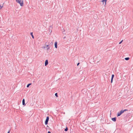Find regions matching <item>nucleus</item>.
<instances>
[{
	"label": "nucleus",
	"instance_id": "nucleus-1",
	"mask_svg": "<svg viewBox=\"0 0 133 133\" xmlns=\"http://www.w3.org/2000/svg\"><path fill=\"white\" fill-rule=\"evenodd\" d=\"M16 2L20 4V5L22 6L23 5V0H16Z\"/></svg>",
	"mask_w": 133,
	"mask_h": 133
},
{
	"label": "nucleus",
	"instance_id": "nucleus-2",
	"mask_svg": "<svg viewBox=\"0 0 133 133\" xmlns=\"http://www.w3.org/2000/svg\"><path fill=\"white\" fill-rule=\"evenodd\" d=\"M46 42L45 43V46L44 47V48H46L47 50H48L50 49V47H49V45H46Z\"/></svg>",
	"mask_w": 133,
	"mask_h": 133
},
{
	"label": "nucleus",
	"instance_id": "nucleus-3",
	"mask_svg": "<svg viewBox=\"0 0 133 133\" xmlns=\"http://www.w3.org/2000/svg\"><path fill=\"white\" fill-rule=\"evenodd\" d=\"M49 117L48 116L47 117L46 119L45 122V124L46 125L48 124V123L49 121Z\"/></svg>",
	"mask_w": 133,
	"mask_h": 133
},
{
	"label": "nucleus",
	"instance_id": "nucleus-4",
	"mask_svg": "<svg viewBox=\"0 0 133 133\" xmlns=\"http://www.w3.org/2000/svg\"><path fill=\"white\" fill-rule=\"evenodd\" d=\"M107 1V0H102V2L103 3V4H104V6L106 5Z\"/></svg>",
	"mask_w": 133,
	"mask_h": 133
},
{
	"label": "nucleus",
	"instance_id": "nucleus-5",
	"mask_svg": "<svg viewBox=\"0 0 133 133\" xmlns=\"http://www.w3.org/2000/svg\"><path fill=\"white\" fill-rule=\"evenodd\" d=\"M114 75H112L111 78V83H112L113 81V78L114 77Z\"/></svg>",
	"mask_w": 133,
	"mask_h": 133
},
{
	"label": "nucleus",
	"instance_id": "nucleus-6",
	"mask_svg": "<svg viewBox=\"0 0 133 133\" xmlns=\"http://www.w3.org/2000/svg\"><path fill=\"white\" fill-rule=\"evenodd\" d=\"M48 64V60H46L45 62V66H46Z\"/></svg>",
	"mask_w": 133,
	"mask_h": 133
},
{
	"label": "nucleus",
	"instance_id": "nucleus-7",
	"mask_svg": "<svg viewBox=\"0 0 133 133\" xmlns=\"http://www.w3.org/2000/svg\"><path fill=\"white\" fill-rule=\"evenodd\" d=\"M57 42H55V47L56 48H57Z\"/></svg>",
	"mask_w": 133,
	"mask_h": 133
},
{
	"label": "nucleus",
	"instance_id": "nucleus-8",
	"mask_svg": "<svg viewBox=\"0 0 133 133\" xmlns=\"http://www.w3.org/2000/svg\"><path fill=\"white\" fill-rule=\"evenodd\" d=\"M22 104L23 105H25V100L24 99H23L22 101Z\"/></svg>",
	"mask_w": 133,
	"mask_h": 133
},
{
	"label": "nucleus",
	"instance_id": "nucleus-9",
	"mask_svg": "<svg viewBox=\"0 0 133 133\" xmlns=\"http://www.w3.org/2000/svg\"><path fill=\"white\" fill-rule=\"evenodd\" d=\"M111 119L114 121L115 122L116 121V118L115 117L112 118Z\"/></svg>",
	"mask_w": 133,
	"mask_h": 133
},
{
	"label": "nucleus",
	"instance_id": "nucleus-10",
	"mask_svg": "<svg viewBox=\"0 0 133 133\" xmlns=\"http://www.w3.org/2000/svg\"><path fill=\"white\" fill-rule=\"evenodd\" d=\"M121 114H122L120 112H118L117 114V116H119Z\"/></svg>",
	"mask_w": 133,
	"mask_h": 133
},
{
	"label": "nucleus",
	"instance_id": "nucleus-11",
	"mask_svg": "<svg viewBox=\"0 0 133 133\" xmlns=\"http://www.w3.org/2000/svg\"><path fill=\"white\" fill-rule=\"evenodd\" d=\"M127 110H124L123 111V110H121V111L120 112L121 114H122V113H123L124 111H126Z\"/></svg>",
	"mask_w": 133,
	"mask_h": 133
},
{
	"label": "nucleus",
	"instance_id": "nucleus-12",
	"mask_svg": "<svg viewBox=\"0 0 133 133\" xmlns=\"http://www.w3.org/2000/svg\"><path fill=\"white\" fill-rule=\"evenodd\" d=\"M30 34H31V35L32 36V38H34V36H33V34H32V32Z\"/></svg>",
	"mask_w": 133,
	"mask_h": 133
},
{
	"label": "nucleus",
	"instance_id": "nucleus-13",
	"mask_svg": "<svg viewBox=\"0 0 133 133\" xmlns=\"http://www.w3.org/2000/svg\"><path fill=\"white\" fill-rule=\"evenodd\" d=\"M129 57H127L125 58V59L126 60H128L129 59Z\"/></svg>",
	"mask_w": 133,
	"mask_h": 133
},
{
	"label": "nucleus",
	"instance_id": "nucleus-14",
	"mask_svg": "<svg viewBox=\"0 0 133 133\" xmlns=\"http://www.w3.org/2000/svg\"><path fill=\"white\" fill-rule=\"evenodd\" d=\"M31 83H30V84H28V85H27V88H28L29 87V86L31 85Z\"/></svg>",
	"mask_w": 133,
	"mask_h": 133
},
{
	"label": "nucleus",
	"instance_id": "nucleus-15",
	"mask_svg": "<svg viewBox=\"0 0 133 133\" xmlns=\"http://www.w3.org/2000/svg\"><path fill=\"white\" fill-rule=\"evenodd\" d=\"M68 130V129L67 128H66L64 130L65 131H67Z\"/></svg>",
	"mask_w": 133,
	"mask_h": 133
},
{
	"label": "nucleus",
	"instance_id": "nucleus-16",
	"mask_svg": "<svg viewBox=\"0 0 133 133\" xmlns=\"http://www.w3.org/2000/svg\"><path fill=\"white\" fill-rule=\"evenodd\" d=\"M55 95L56 97H58L57 93H55Z\"/></svg>",
	"mask_w": 133,
	"mask_h": 133
},
{
	"label": "nucleus",
	"instance_id": "nucleus-17",
	"mask_svg": "<svg viewBox=\"0 0 133 133\" xmlns=\"http://www.w3.org/2000/svg\"><path fill=\"white\" fill-rule=\"evenodd\" d=\"M3 7V6H1L0 5V9H1Z\"/></svg>",
	"mask_w": 133,
	"mask_h": 133
},
{
	"label": "nucleus",
	"instance_id": "nucleus-18",
	"mask_svg": "<svg viewBox=\"0 0 133 133\" xmlns=\"http://www.w3.org/2000/svg\"><path fill=\"white\" fill-rule=\"evenodd\" d=\"M123 41V40H122V41H121V42L119 43V44H121V43H122V42Z\"/></svg>",
	"mask_w": 133,
	"mask_h": 133
},
{
	"label": "nucleus",
	"instance_id": "nucleus-19",
	"mask_svg": "<svg viewBox=\"0 0 133 133\" xmlns=\"http://www.w3.org/2000/svg\"><path fill=\"white\" fill-rule=\"evenodd\" d=\"M79 64H80L79 63H78L77 65V66H78V65Z\"/></svg>",
	"mask_w": 133,
	"mask_h": 133
},
{
	"label": "nucleus",
	"instance_id": "nucleus-20",
	"mask_svg": "<svg viewBox=\"0 0 133 133\" xmlns=\"http://www.w3.org/2000/svg\"><path fill=\"white\" fill-rule=\"evenodd\" d=\"M10 133V131H8V133Z\"/></svg>",
	"mask_w": 133,
	"mask_h": 133
},
{
	"label": "nucleus",
	"instance_id": "nucleus-21",
	"mask_svg": "<svg viewBox=\"0 0 133 133\" xmlns=\"http://www.w3.org/2000/svg\"><path fill=\"white\" fill-rule=\"evenodd\" d=\"M48 133H51L50 131H49L48 132Z\"/></svg>",
	"mask_w": 133,
	"mask_h": 133
},
{
	"label": "nucleus",
	"instance_id": "nucleus-22",
	"mask_svg": "<svg viewBox=\"0 0 133 133\" xmlns=\"http://www.w3.org/2000/svg\"><path fill=\"white\" fill-rule=\"evenodd\" d=\"M51 43H52V44H53V42H51Z\"/></svg>",
	"mask_w": 133,
	"mask_h": 133
},
{
	"label": "nucleus",
	"instance_id": "nucleus-23",
	"mask_svg": "<svg viewBox=\"0 0 133 133\" xmlns=\"http://www.w3.org/2000/svg\"><path fill=\"white\" fill-rule=\"evenodd\" d=\"M106 74V75H107L106 74Z\"/></svg>",
	"mask_w": 133,
	"mask_h": 133
}]
</instances>
